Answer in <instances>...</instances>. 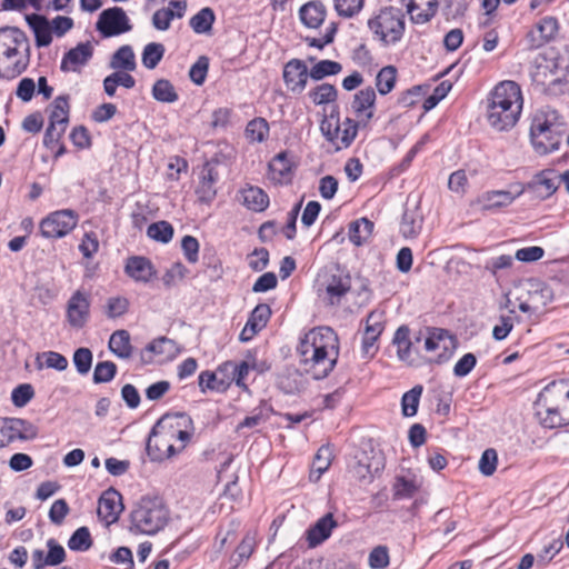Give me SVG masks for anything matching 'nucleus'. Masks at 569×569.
Listing matches in <instances>:
<instances>
[{
  "label": "nucleus",
  "mask_w": 569,
  "mask_h": 569,
  "mask_svg": "<svg viewBox=\"0 0 569 569\" xmlns=\"http://www.w3.org/2000/svg\"><path fill=\"white\" fill-rule=\"evenodd\" d=\"M527 188L539 198L546 199L558 189V184L555 178H549L545 172H542L537 174L532 181L527 183Z\"/></svg>",
  "instance_id": "nucleus-37"
},
{
  "label": "nucleus",
  "mask_w": 569,
  "mask_h": 569,
  "mask_svg": "<svg viewBox=\"0 0 569 569\" xmlns=\"http://www.w3.org/2000/svg\"><path fill=\"white\" fill-rule=\"evenodd\" d=\"M522 103L519 84L511 80L501 81L495 87L488 99V123L497 131L511 129L519 120Z\"/></svg>",
  "instance_id": "nucleus-2"
},
{
  "label": "nucleus",
  "mask_w": 569,
  "mask_h": 569,
  "mask_svg": "<svg viewBox=\"0 0 569 569\" xmlns=\"http://www.w3.org/2000/svg\"><path fill=\"white\" fill-rule=\"evenodd\" d=\"M308 97L316 106L328 104L337 100L338 90L333 84L323 82L312 88Z\"/></svg>",
  "instance_id": "nucleus-39"
},
{
  "label": "nucleus",
  "mask_w": 569,
  "mask_h": 569,
  "mask_svg": "<svg viewBox=\"0 0 569 569\" xmlns=\"http://www.w3.org/2000/svg\"><path fill=\"white\" fill-rule=\"evenodd\" d=\"M27 22L34 33L36 46L38 48L48 47L52 41L50 21L43 16L33 13L27 16Z\"/></svg>",
  "instance_id": "nucleus-29"
},
{
  "label": "nucleus",
  "mask_w": 569,
  "mask_h": 569,
  "mask_svg": "<svg viewBox=\"0 0 569 569\" xmlns=\"http://www.w3.org/2000/svg\"><path fill=\"white\" fill-rule=\"evenodd\" d=\"M173 442L169 441L161 432L152 427L147 440V453L153 461H162L172 457L177 450Z\"/></svg>",
  "instance_id": "nucleus-18"
},
{
  "label": "nucleus",
  "mask_w": 569,
  "mask_h": 569,
  "mask_svg": "<svg viewBox=\"0 0 569 569\" xmlns=\"http://www.w3.org/2000/svg\"><path fill=\"white\" fill-rule=\"evenodd\" d=\"M338 526L331 512L318 519L306 532L308 546L315 548L326 541Z\"/></svg>",
  "instance_id": "nucleus-21"
},
{
  "label": "nucleus",
  "mask_w": 569,
  "mask_h": 569,
  "mask_svg": "<svg viewBox=\"0 0 569 569\" xmlns=\"http://www.w3.org/2000/svg\"><path fill=\"white\" fill-rule=\"evenodd\" d=\"M537 29L540 33V42L537 43V47L555 39L559 24L558 20L553 17H545L540 20V22L537 24Z\"/></svg>",
  "instance_id": "nucleus-55"
},
{
  "label": "nucleus",
  "mask_w": 569,
  "mask_h": 569,
  "mask_svg": "<svg viewBox=\"0 0 569 569\" xmlns=\"http://www.w3.org/2000/svg\"><path fill=\"white\" fill-rule=\"evenodd\" d=\"M323 287V301L330 306H338L351 289V278L348 273H332L327 278Z\"/></svg>",
  "instance_id": "nucleus-16"
},
{
  "label": "nucleus",
  "mask_w": 569,
  "mask_h": 569,
  "mask_svg": "<svg viewBox=\"0 0 569 569\" xmlns=\"http://www.w3.org/2000/svg\"><path fill=\"white\" fill-rule=\"evenodd\" d=\"M242 203L250 210L260 212L269 206L268 194L259 187H248L241 191Z\"/></svg>",
  "instance_id": "nucleus-33"
},
{
  "label": "nucleus",
  "mask_w": 569,
  "mask_h": 569,
  "mask_svg": "<svg viewBox=\"0 0 569 569\" xmlns=\"http://www.w3.org/2000/svg\"><path fill=\"white\" fill-rule=\"evenodd\" d=\"M567 126L557 110L549 107L536 112L530 126V141L538 154H548L559 149Z\"/></svg>",
  "instance_id": "nucleus-4"
},
{
  "label": "nucleus",
  "mask_w": 569,
  "mask_h": 569,
  "mask_svg": "<svg viewBox=\"0 0 569 569\" xmlns=\"http://www.w3.org/2000/svg\"><path fill=\"white\" fill-rule=\"evenodd\" d=\"M367 28L372 40L382 47L396 46L401 41L406 31L405 13L398 7H380L371 12L367 20Z\"/></svg>",
  "instance_id": "nucleus-5"
},
{
  "label": "nucleus",
  "mask_w": 569,
  "mask_h": 569,
  "mask_svg": "<svg viewBox=\"0 0 569 569\" xmlns=\"http://www.w3.org/2000/svg\"><path fill=\"white\" fill-rule=\"evenodd\" d=\"M372 230L373 222L367 218H360L349 224V240L356 246H361L369 239Z\"/></svg>",
  "instance_id": "nucleus-36"
},
{
  "label": "nucleus",
  "mask_w": 569,
  "mask_h": 569,
  "mask_svg": "<svg viewBox=\"0 0 569 569\" xmlns=\"http://www.w3.org/2000/svg\"><path fill=\"white\" fill-rule=\"evenodd\" d=\"M297 350L305 371L317 380L323 379L336 366L338 337L329 327L315 328L306 333Z\"/></svg>",
  "instance_id": "nucleus-1"
},
{
  "label": "nucleus",
  "mask_w": 569,
  "mask_h": 569,
  "mask_svg": "<svg viewBox=\"0 0 569 569\" xmlns=\"http://www.w3.org/2000/svg\"><path fill=\"white\" fill-rule=\"evenodd\" d=\"M78 223V214L71 209L58 210L46 217L40 223L44 238L58 239L71 232Z\"/></svg>",
  "instance_id": "nucleus-9"
},
{
  "label": "nucleus",
  "mask_w": 569,
  "mask_h": 569,
  "mask_svg": "<svg viewBox=\"0 0 569 569\" xmlns=\"http://www.w3.org/2000/svg\"><path fill=\"white\" fill-rule=\"evenodd\" d=\"M46 546L48 548L47 553L41 549H34L32 551L31 561L33 569L56 567L66 560V550L56 539H48Z\"/></svg>",
  "instance_id": "nucleus-14"
},
{
  "label": "nucleus",
  "mask_w": 569,
  "mask_h": 569,
  "mask_svg": "<svg viewBox=\"0 0 569 569\" xmlns=\"http://www.w3.org/2000/svg\"><path fill=\"white\" fill-rule=\"evenodd\" d=\"M512 203V198L506 190H491L480 194L475 204L481 211H491L506 208Z\"/></svg>",
  "instance_id": "nucleus-28"
},
{
  "label": "nucleus",
  "mask_w": 569,
  "mask_h": 569,
  "mask_svg": "<svg viewBox=\"0 0 569 569\" xmlns=\"http://www.w3.org/2000/svg\"><path fill=\"white\" fill-rule=\"evenodd\" d=\"M376 101V92L371 87L358 91L352 100L351 108L360 117L365 114L367 120L373 117L372 108Z\"/></svg>",
  "instance_id": "nucleus-31"
},
{
  "label": "nucleus",
  "mask_w": 569,
  "mask_h": 569,
  "mask_svg": "<svg viewBox=\"0 0 569 569\" xmlns=\"http://www.w3.org/2000/svg\"><path fill=\"white\" fill-rule=\"evenodd\" d=\"M422 228V217L416 211H405L400 232L405 238H416Z\"/></svg>",
  "instance_id": "nucleus-41"
},
{
  "label": "nucleus",
  "mask_w": 569,
  "mask_h": 569,
  "mask_svg": "<svg viewBox=\"0 0 569 569\" xmlns=\"http://www.w3.org/2000/svg\"><path fill=\"white\" fill-rule=\"evenodd\" d=\"M214 20L216 16L213 10L206 7L190 19V27L198 34L207 33L212 29Z\"/></svg>",
  "instance_id": "nucleus-43"
},
{
  "label": "nucleus",
  "mask_w": 569,
  "mask_h": 569,
  "mask_svg": "<svg viewBox=\"0 0 569 569\" xmlns=\"http://www.w3.org/2000/svg\"><path fill=\"white\" fill-rule=\"evenodd\" d=\"M169 521V510L162 498L143 496L131 511V530L143 535H156Z\"/></svg>",
  "instance_id": "nucleus-6"
},
{
  "label": "nucleus",
  "mask_w": 569,
  "mask_h": 569,
  "mask_svg": "<svg viewBox=\"0 0 569 569\" xmlns=\"http://www.w3.org/2000/svg\"><path fill=\"white\" fill-rule=\"evenodd\" d=\"M130 302L126 297H111L107 301L106 315L110 319L119 318L128 312Z\"/></svg>",
  "instance_id": "nucleus-60"
},
{
  "label": "nucleus",
  "mask_w": 569,
  "mask_h": 569,
  "mask_svg": "<svg viewBox=\"0 0 569 569\" xmlns=\"http://www.w3.org/2000/svg\"><path fill=\"white\" fill-rule=\"evenodd\" d=\"M217 181V170L210 163H206L200 172V181L196 189L199 201L209 203L214 199Z\"/></svg>",
  "instance_id": "nucleus-24"
},
{
  "label": "nucleus",
  "mask_w": 569,
  "mask_h": 569,
  "mask_svg": "<svg viewBox=\"0 0 569 569\" xmlns=\"http://www.w3.org/2000/svg\"><path fill=\"white\" fill-rule=\"evenodd\" d=\"M69 98L68 96H59L52 102L50 112V122L61 127H68L69 123Z\"/></svg>",
  "instance_id": "nucleus-40"
},
{
  "label": "nucleus",
  "mask_w": 569,
  "mask_h": 569,
  "mask_svg": "<svg viewBox=\"0 0 569 569\" xmlns=\"http://www.w3.org/2000/svg\"><path fill=\"white\" fill-rule=\"evenodd\" d=\"M124 271L134 281L142 283L150 282L157 273L152 262L141 256L130 257L127 260Z\"/></svg>",
  "instance_id": "nucleus-22"
},
{
  "label": "nucleus",
  "mask_w": 569,
  "mask_h": 569,
  "mask_svg": "<svg viewBox=\"0 0 569 569\" xmlns=\"http://www.w3.org/2000/svg\"><path fill=\"white\" fill-rule=\"evenodd\" d=\"M269 133V124L263 118H256L246 127V136L251 141L262 142Z\"/></svg>",
  "instance_id": "nucleus-53"
},
{
  "label": "nucleus",
  "mask_w": 569,
  "mask_h": 569,
  "mask_svg": "<svg viewBox=\"0 0 569 569\" xmlns=\"http://www.w3.org/2000/svg\"><path fill=\"white\" fill-rule=\"evenodd\" d=\"M413 23L430 21L438 10L437 0H402Z\"/></svg>",
  "instance_id": "nucleus-23"
},
{
  "label": "nucleus",
  "mask_w": 569,
  "mask_h": 569,
  "mask_svg": "<svg viewBox=\"0 0 569 569\" xmlns=\"http://www.w3.org/2000/svg\"><path fill=\"white\" fill-rule=\"evenodd\" d=\"M90 316V300L80 290L76 291L67 303V320L72 328L81 329Z\"/></svg>",
  "instance_id": "nucleus-13"
},
{
  "label": "nucleus",
  "mask_w": 569,
  "mask_h": 569,
  "mask_svg": "<svg viewBox=\"0 0 569 569\" xmlns=\"http://www.w3.org/2000/svg\"><path fill=\"white\" fill-rule=\"evenodd\" d=\"M397 69L393 66L383 67L376 77V87L380 94L389 93L396 84Z\"/></svg>",
  "instance_id": "nucleus-49"
},
{
  "label": "nucleus",
  "mask_w": 569,
  "mask_h": 569,
  "mask_svg": "<svg viewBox=\"0 0 569 569\" xmlns=\"http://www.w3.org/2000/svg\"><path fill=\"white\" fill-rule=\"evenodd\" d=\"M365 0H333L335 9L340 17L352 18L363 8Z\"/></svg>",
  "instance_id": "nucleus-63"
},
{
  "label": "nucleus",
  "mask_w": 569,
  "mask_h": 569,
  "mask_svg": "<svg viewBox=\"0 0 569 569\" xmlns=\"http://www.w3.org/2000/svg\"><path fill=\"white\" fill-rule=\"evenodd\" d=\"M301 22L308 28H318L325 21L326 8L320 1H310L299 11Z\"/></svg>",
  "instance_id": "nucleus-30"
},
{
  "label": "nucleus",
  "mask_w": 569,
  "mask_h": 569,
  "mask_svg": "<svg viewBox=\"0 0 569 569\" xmlns=\"http://www.w3.org/2000/svg\"><path fill=\"white\" fill-rule=\"evenodd\" d=\"M199 387L202 392L207 389L221 392L227 389L228 383L223 379H219L214 372L202 371L199 375Z\"/></svg>",
  "instance_id": "nucleus-57"
},
{
  "label": "nucleus",
  "mask_w": 569,
  "mask_h": 569,
  "mask_svg": "<svg viewBox=\"0 0 569 569\" xmlns=\"http://www.w3.org/2000/svg\"><path fill=\"white\" fill-rule=\"evenodd\" d=\"M169 441L179 442L177 450L184 449L186 443L191 437L192 420L184 412L166 413L153 426Z\"/></svg>",
  "instance_id": "nucleus-8"
},
{
  "label": "nucleus",
  "mask_w": 569,
  "mask_h": 569,
  "mask_svg": "<svg viewBox=\"0 0 569 569\" xmlns=\"http://www.w3.org/2000/svg\"><path fill=\"white\" fill-rule=\"evenodd\" d=\"M422 391L423 387L421 385H416L409 391L403 393L401 398V412L405 417H413L417 415Z\"/></svg>",
  "instance_id": "nucleus-42"
},
{
  "label": "nucleus",
  "mask_w": 569,
  "mask_h": 569,
  "mask_svg": "<svg viewBox=\"0 0 569 569\" xmlns=\"http://www.w3.org/2000/svg\"><path fill=\"white\" fill-rule=\"evenodd\" d=\"M381 316L376 312H370L367 317V325L362 337V352L365 355L373 356L376 349L375 343L383 331Z\"/></svg>",
  "instance_id": "nucleus-25"
},
{
  "label": "nucleus",
  "mask_w": 569,
  "mask_h": 569,
  "mask_svg": "<svg viewBox=\"0 0 569 569\" xmlns=\"http://www.w3.org/2000/svg\"><path fill=\"white\" fill-rule=\"evenodd\" d=\"M116 373V363L112 361H101L96 365L92 379L94 383H106L111 381Z\"/></svg>",
  "instance_id": "nucleus-61"
},
{
  "label": "nucleus",
  "mask_w": 569,
  "mask_h": 569,
  "mask_svg": "<svg viewBox=\"0 0 569 569\" xmlns=\"http://www.w3.org/2000/svg\"><path fill=\"white\" fill-rule=\"evenodd\" d=\"M108 347L120 359H129L132 356L130 333L124 329L116 330L110 336Z\"/></svg>",
  "instance_id": "nucleus-32"
},
{
  "label": "nucleus",
  "mask_w": 569,
  "mask_h": 569,
  "mask_svg": "<svg viewBox=\"0 0 569 569\" xmlns=\"http://www.w3.org/2000/svg\"><path fill=\"white\" fill-rule=\"evenodd\" d=\"M152 97L159 102L173 103L179 99V96L173 84L167 79H159L152 87Z\"/></svg>",
  "instance_id": "nucleus-44"
},
{
  "label": "nucleus",
  "mask_w": 569,
  "mask_h": 569,
  "mask_svg": "<svg viewBox=\"0 0 569 569\" xmlns=\"http://www.w3.org/2000/svg\"><path fill=\"white\" fill-rule=\"evenodd\" d=\"M148 237L162 243H168L173 237V228L168 221L153 222L148 227Z\"/></svg>",
  "instance_id": "nucleus-52"
},
{
  "label": "nucleus",
  "mask_w": 569,
  "mask_h": 569,
  "mask_svg": "<svg viewBox=\"0 0 569 569\" xmlns=\"http://www.w3.org/2000/svg\"><path fill=\"white\" fill-rule=\"evenodd\" d=\"M208 70L209 58L207 56H200L197 59V61L190 67L189 78L194 84L201 86L206 81Z\"/></svg>",
  "instance_id": "nucleus-59"
},
{
  "label": "nucleus",
  "mask_w": 569,
  "mask_h": 569,
  "mask_svg": "<svg viewBox=\"0 0 569 569\" xmlns=\"http://www.w3.org/2000/svg\"><path fill=\"white\" fill-rule=\"evenodd\" d=\"M187 11L186 1H170L166 8H160L152 14V26L158 31H167L173 19H181Z\"/></svg>",
  "instance_id": "nucleus-20"
},
{
  "label": "nucleus",
  "mask_w": 569,
  "mask_h": 569,
  "mask_svg": "<svg viewBox=\"0 0 569 569\" xmlns=\"http://www.w3.org/2000/svg\"><path fill=\"white\" fill-rule=\"evenodd\" d=\"M166 52V48L162 43L159 42H150L148 43L142 51V64L147 69H154L161 59L163 58V54Z\"/></svg>",
  "instance_id": "nucleus-48"
},
{
  "label": "nucleus",
  "mask_w": 569,
  "mask_h": 569,
  "mask_svg": "<svg viewBox=\"0 0 569 569\" xmlns=\"http://www.w3.org/2000/svg\"><path fill=\"white\" fill-rule=\"evenodd\" d=\"M389 550L386 546L375 547L368 557V563L371 569H386L389 566Z\"/></svg>",
  "instance_id": "nucleus-64"
},
{
  "label": "nucleus",
  "mask_w": 569,
  "mask_h": 569,
  "mask_svg": "<svg viewBox=\"0 0 569 569\" xmlns=\"http://www.w3.org/2000/svg\"><path fill=\"white\" fill-rule=\"evenodd\" d=\"M254 538L250 535L244 536L232 556L231 560L234 566H239V563L249 559L254 550Z\"/></svg>",
  "instance_id": "nucleus-62"
},
{
  "label": "nucleus",
  "mask_w": 569,
  "mask_h": 569,
  "mask_svg": "<svg viewBox=\"0 0 569 569\" xmlns=\"http://www.w3.org/2000/svg\"><path fill=\"white\" fill-rule=\"evenodd\" d=\"M110 68L114 70L134 71L137 68L131 46H121L111 57Z\"/></svg>",
  "instance_id": "nucleus-35"
},
{
  "label": "nucleus",
  "mask_w": 569,
  "mask_h": 569,
  "mask_svg": "<svg viewBox=\"0 0 569 569\" xmlns=\"http://www.w3.org/2000/svg\"><path fill=\"white\" fill-rule=\"evenodd\" d=\"M537 416L542 427L553 429L569 425V411L563 407L549 406L543 393L540 395L537 403Z\"/></svg>",
  "instance_id": "nucleus-15"
},
{
  "label": "nucleus",
  "mask_w": 569,
  "mask_h": 569,
  "mask_svg": "<svg viewBox=\"0 0 569 569\" xmlns=\"http://www.w3.org/2000/svg\"><path fill=\"white\" fill-rule=\"evenodd\" d=\"M332 461V451L329 446H322L318 449L309 473V480L317 482L321 476L329 469Z\"/></svg>",
  "instance_id": "nucleus-34"
},
{
  "label": "nucleus",
  "mask_w": 569,
  "mask_h": 569,
  "mask_svg": "<svg viewBox=\"0 0 569 569\" xmlns=\"http://www.w3.org/2000/svg\"><path fill=\"white\" fill-rule=\"evenodd\" d=\"M146 349L147 351L164 356L166 358H173L180 351V348L178 347L177 342L166 337H160L153 340L146 347Z\"/></svg>",
  "instance_id": "nucleus-46"
},
{
  "label": "nucleus",
  "mask_w": 569,
  "mask_h": 569,
  "mask_svg": "<svg viewBox=\"0 0 569 569\" xmlns=\"http://www.w3.org/2000/svg\"><path fill=\"white\" fill-rule=\"evenodd\" d=\"M278 386L288 395L299 392L302 388L301 377L297 371H288L279 376Z\"/></svg>",
  "instance_id": "nucleus-56"
},
{
  "label": "nucleus",
  "mask_w": 569,
  "mask_h": 569,
  "mask_svg": "<svg viewBox=\"0 0 569 569\" xmlns=\"http://www.w3.org/2000/svg\"><path fill=\"white\" fill-rule=\"evenodd\" d=\"M410 330L407 326H401L395 332L392 342L397 346V356L401 361L411 362L412 341L410 340Z\"/></svg>",
  "instance_id": "nucleus-38"
},
{
  "label": "nucleus",
  "mask_w": 569,
  "mask_h": 569,
  "mask_svg": "<svg viewBox=\"0 0 569 569\" xmlns=\"http://www.w3.org/2000/svg\"><path fill=\"white\" fill-rule=\"evenodd\" d=\"M359 123L353 119L346 118L339 122V113L332 110L320 123L321 133L335 144L336 150L347 149L351 146L358 134Z\"/></svg>",
  "instance_id": "nucleus-7"
},
{
  "label": "nucleus",
  "mask_w": 569,
  "mask_h": 569,
  "mask_svg": "<svg viewBox=\"0 0 569 569\" xmlns=\"http://www.w3.org/2000/svg\"><path fill=\"white\" fill-rule=\"evenodd\" d=\"M282 78L288 91L300 94L307 88L310 70L305 61L295 58L283 66Z\"/></svg>",
  "instance_id": "nucleus-12"
},
{
  "label": "nucleus",
  "mask_w": 569,
  "mask_h": 569,
  "mask_svg": "<svg viewBox=\"0 0 569 569\" xmlns=\"http://www.w3.org/2000/svg\"><path fill=\"white\" fill-rule=\"evenodd\" d=\"M37 436L38 428L28 420L0 418V448L8 447L17 440H31Z\"/></svg>",
  "instance_id": "nucleus-10"
},
{
  "label": "nucleus",
  "mask_w": 569,
  "mask_h": 569,
  "mask_svg": "<svg viewBox=\"0 0 569 569\" xmlns=\"http://www.w3.org/2000/svg\"><path fill=\"white\" fill-rule=\"evenodd\" d=\"M29 62L30 43L27 34L17 27L0 28V78H17Z\"/></svg>",
  "instance_id": "nucleus-3"
},
{
  "label": "nucleus",
  "mask_w": 569,
  "mask_h": 569,
  "mask_svg": "<svg viewBox=\"0 0 569 569\" xmlns=\"http://www.w3.org/2000/svg\"><path fill=\"white\" fill-rule=\"evenodd\" d=\"M96 28L104 38H110L130 31L132 26L122 8L112 7L100 13Z\"/></svg>",
  "instance_id": "nucleus-11"
},
{
  "label": "nucleus",
  "mask_w": 569,
  "mask_h": 569,
  "mask_svg": "<svg viewBox=\"0 0 569 569\" xmlns=\"http://www.w3.org/2000/svg\"><path fill=\"white\" fill-rule=\"evenodd\" d=\"M93 56V47L91 42H81L76 48L70 49L64 53L60 69L64 72L80 70V67L88 63Z\"/></svg>",
  "instance_id": "nucleus-19"
},
{
  "label": "nucleus",
  "mask_w": 569,
  "mask_h": 569,
  "mask_svg": "<svg viewBox=\"0 0 569 569\" xmlns=\"http://www.w3.org/2000/svg\"><path fill=\"white\" fill-rule=\"evenodd\" d=\"M271 412L272 409L268 406L258 407L238 425L237 429L258 427L270 418Z\"/></svg>",
  "instance_id": "nucleus-54"
},
{
  "label": "nucleus",
  "mask_w": 569,
  "mask_h": 569,
  "mask_svg": "<svg viewBox=\"0 0 569 569\" xmlns=\"http://www.w3.org/2000/svg\"><path fill=\"white\" fill-rule=\"evenodd\" d=\"M93 355L89 348H79L74 351L72 361L79 375H87L92 366Z\"/></svg>",
  "instance_id": "nucleus-58"
},
{
  "label": "nucleus",
  "mask_w": 569,
  "mask_h": 569,
  "mask_svg": "<svg viewBox=\"0 0 569 569\" xmlns=\"http://www.w3.org/2000/svg\"><path fill=\"white\" fill-rule=\"evenodd\" d=\"M341 70L342 66L340 62L332 60H320L311 67L310 78L315 81H320L326 77L340 73Z\"/></svg>",
  "instance_id": "nucleus-45"
},
{
  "label": "nucleus",
  "mask_w": 569,
  "mask_h": 569,
  "mask_svg": "<svg viewBox=\"0 0 569 569\" xmlns=\"http://www.w3.org/2000/svg\"><path fill=\"white\" fill-rule=\"evenodd\" d=\"M270 316V307L266 303H260L251 311L247 323L256 331H261L267 326Z\"/></svg>",
  "instance_id": "nucleus-51"
},
{
  "label": "nucleus",
  "mask_w": 569,
  "mask_h": 569,
  "mask_svg": "<svg viewBox=\"0 0 569 569\" xmlns=\"http://www.w3.org/2000/svg\"><path fill=\"white\" fill-rule=\"evenodd\" d=\"M36 366L38 369L47 367L58 371H63L68 367V360L61 353L56 351H46L37 357Z\"/></svg>",
  "instance_id": "nucleus-47"
},
{
  "label": "nucleus",
  "mask_w": 569,
  "mask_h": 569,
  "mask_svg": "<svg viewBox=\"0 0 569 569\" xmlns=\"http://www.w3.org/2000/svg\"><path fill=\"white\" fill-rule=\"evenodd\" d=\"M292 166L287 151L278 153L268 166L270 179L276 183L289 182L292 176Z\"/></svg>",
  "instance_id": "nucleus-27"
},
{
  "label": "nucleus",
  "mask_w": 569,
  "mask_h": 569,
  "mask_svg": "<svg viewBox=\"0 0 569 569\" xmlns=\"http://www.w3.org/2000/svg\"><path fill=\"white\" fill-rule=\"evenodd\" d=\"M92 546V538L87 527L78 528L68 540V548L72 551H87Z\"/></svg>",
  "instance_id": "nucleus-50"
},
{
  "label": "nucleus",
  "mask_w": 569,
  "mask_h": 569,
  "mask_svg": "<svg viewBox=\"0 0 569 569\" xmlns=\"http://www.w3.org/2000/svg\"><path fill=\"white\" fill-rule=\"evenodd\" d=\"M456 339L449 333L448 330L441 328H427V336L425 338L423 348L427 352L436 350H449L455 348Z\"/></svg>",
  "instance_id": "nucleus-26"
},
{
  "label": "nucleus",
  "mask_w": 569,
  "mask_h": 569,
  "mask_svg": "<svg viewBox=\"0 0 569 569\" xmlns=\"http://www.w3.org/2000/svg\"><path fill=\"white\" fill-rule=\"evenodd\" d=\"M123 510L122 497L116 489L106 490L98 505V516L107 525L114 523Z\"/></svg>",
  "instance_id": "nucleus-17"
}]
</instances>
